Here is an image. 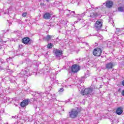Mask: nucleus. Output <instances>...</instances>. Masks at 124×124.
Wrapping results in <instances>:
<instances>
[{
    "label": "nucleus",
    "instance_id": "nucleus-1",
    "mask_svg": "<svg viewBox=\"0 0 124 124\" xmlns=\"http://www.w3.org/2000/svg\"><path fill=\"white\" fill-rule=\"evenodd\" d=\"M102 20L99 19L97 20L94 25V28L96 31H98L101 30V28L102 27Z\"/></svg>",
    "mask_w": 124,
    "mask_h": 124
},
{
    "label": "nucleus",
    "instance_id": "nucleus-2",
    "mask_svg": "<svg viewBox=\"0 0 124 124\" xmlns=\"http://www.w3.org/2000/svg\"><path fill=\"white\" fill-rule=\"evenodd\" d=\"M92 93H93V89L91 88H86L85 90L81 91L82 95H92Z\"/></svg>",
    "mask_w": 124,
    "mask_h": 124
},
{
    "label": "nucleus",
    "instance_id": "nucleus-3",
    "mask_svg": "<svg viewBox=\"0 0 124 124\" xmlns=\"http://www.w3.org/2000/svg\"><path fill=\"white\" fill-rule=\"evenodd\" d=\"M102 53V50L100 48H96L93 50V55L95 57H99Z\"/></svg>",
    "mask_w": 124,
    "mask_h": 124
},
{
    "label": "nucleus",
    "instance_id": "nucleus-4",
    "mask_svg": "<svg viewBox=\"0 0 124 124\" xmlns=\"http://www.w3.org/2000/svg\"><path fill=\"white\" fill-rule=\"evenodd\" d=\"M80 70V66L78 64H74L72 66L71 71L74 73H77Z\"/></svg>",
    "mask_w": 124,
    "mask_h": 124
},
{
    "label": "nucleus",
    "instance_id": "nucleus-5",
    "mask_svg": "<svg viewBox=\"0 0 124 124\" xmlns=\"http://www.w3.org/2000/svg\"><path fill=\"white\" fill-rule=\"evenodd\" d=\"M69 115L70 118H76L78 115V111L76 109H72L71 111L69 112Z\"/></svg>",
    "mask_w": 124,
    "mask_h": 124
},
{
    "label": "nucleus",
    "instance_id": "nucleus-6",
    "mask_svg": "<svg viewBox=\"0 0 124 124\" xmlns=\"http://www.w3.org/2000/svg\"><path fill=\"white\" fill-rule=\"evenodd\" d=\"M53 52L57 59H60L62 55V51L57 49H54Z\"/></svg>",
    "mask_w": 124,
    "mask_h": 124
},
{
    "label": "nucleus",
    "instance_id": "nucleus-7",
    "mask_svg": "<svg viewBox=\"0 0 124 124\" xmlns=\"http://www.w3.org/2000/svg\"><path fill=\"white\" fill-rule=\"evenodd\" d=\"M29 102H30V100L29 99L24 100L21 102L20 105L21 107H26V106H27V105L29 104Z\"/></svg>",
    "mask_w": 124,
    "mask_h": 124
},
{
    "label": "nucleus",
    "instance_id": "nucleus-8",
    "mask_svg": "<svg viewBox=\"0 0 124 124\" xmlns=\"http://www.w3.org/2000/svg\"><path fill=\"white\" fill-rule=\"evenodd\" d=\"M44 19H46V20H49L51 18V14L49 13H46L44 16Z\"/></svg>",
    "mask_w": 124,
    "mask_h": 124
},
{
    "label": "nucleus",
    "instance_id": "nucleus-9",
    "mask_svg": "<svg viewBox=\"0 0 124 124\" xmlns=\"http://www.w3.org/2000/svg\"><path fill=\"white\" fill-rule=\"evenodd\" d=\"M106 5L108 8H110L113 6V1L111 0L107 1Z\"/></svg>",
    "mask_w": 124,
    "mask_h": 124
},
{
    "label": "nucleus",
    "instance_id": "nucleus-10",
    "mask_svg": "<svg viewBox=\"0 0 124 124\" xmlns=\"http://www.w3.org/2000/svg\"><path fill=\"white\" fill-rule=\"evenodd\" d=\"M30 39L29 37H25L22 39V41L24 44H28L30 42Z\"/></svg>",
    "mask_w": 124,
    "mask_h": 124
},
{
    "label": "nucleus",
    "instance_id": "nucleus-11",
    "mask_svg": "<svg viewBox=\"0 0 124 124\" xmlns=\"http://www.w3.org/2000/svg\"><path fill=\"white\" fill-rule=\"evenodd\" d=\"M113 66H114V64L112 62L108 63L106 65V68L108 69H111V68H113Z\"/></svg>",
    "mask_w": 124,
    "mask_h": 124
},
{
    "label": "nucleus",
    "instance_id": "nucleus-12",
    "mask_svg": "<svg viewBox=\"0 0 124 124\" xmlns=\"http://www.w3.org/2000/svg\"><path fill=\"white\" fill-rule=\"evenodd\" d=\"M70 14H67V17H74V14H75V11H72L70 12L71 11H68Z\"/></svg>",
    "mask_w": 124,
    "mask_h": 124
},
{
    "label": "nucleus",
    "instance_id": "nucleus-13",
    "mask_svg": "<svg viewBox=\"0 0 124 124\" xmlns=\"http://www.w3.org/2000/svg\"><path fill=\"white\" fill-rule=\"evenodd\" d=\"M98 16V14L97 13H92L90 14L89 17H92V18H95V17H97Z\"/></svg>",
    "mask_w": 124,
    "mask_h": 124
},
{
    "label": "nucleus",
    "instance_id": "nucleus-14",
    "mask_svg": "<svg viewBox=\"0 0 124 124\" xmlns=\"http://www.w3.org/2000/svg\"><path fill=\"white\" fill-rule=\"evenodd\" d=\"M116 113L117 115H122L123 113V110H122V108H118L116 110Z\"/></svg>",
    "mask_w": 124,
    "mask_h": 124
},
{
    "label": "nucleus",
    "instance_id": "nucleus-15",
    "mask_svg": "<svg viewBox=\"0 0 124 124\" xmlns=\"http://www.w3.org/2000/svg\"><path fill=\"white\" fill-rule=\"evenodd\" d=\"M54 37V36L47 35L46 37H45V39L47 40V41H49L52 39Z\"/></svg>",
    "mask_w": 124,
    "mask_h": 124
},
{
    "label": "nucleus",
    "instance_id": "nucleus-16",
    "mask_svg": "<svg viewBox=\"0 0 124 124\" xmlns=\"http://www.w3.org/2000/svg\"><path fill=\"white\" fill-rule=\"evenodd\" d=\"M22 76H20V77H24V75H26L27 73H28V71L24 70L20 72Z\"/></svg>",
    "mask_w": 124,
    "mask_h": 124
},
{
    "label": "nucleus",
    "instance_id": "nucleus-17",
    "mask_svg": "<svg viewBox=\"0 0 124 124\" xmlns=\"http://www.w3.org/2000/svg\"><path fill=\"white\" fill-rule=\"evenodd\" d=\"M121 32H122V29H116V30L115 31L116 34H120V33H121Z\"/></svg>",
    "mask_w": 124,
    "mask_h": 124
},
{
    "label": "nucleus",
    "instance_id": "nucleus-18",
    "mask_svg": "<svg viewBox=\"0 0 124 124\" xmlns=\"http://www.w3.org/2000/svg\"><path fill=\"white\" fill-rule=\"evenodd\" d=\"M48 49H51V48L53 47V44L51 43L48 44L47 46Z\"/></svg>",
    "mask_w": 124,
    "mask_h": 124
},
{
    "label": "nucleus",
    "instance_id": "nucleus-19",
    "mask_svg": "<svg viewBox=\"0 0 124 124\" xmlns=\"http://www.w3.org/2000/svg\"><path fill=\"white\" fill-rule=\"evenodd\" d=\"M124 10V7H120L118 8V11H120V12H123Z\"/></svg>",
    "mask_w": 124,
    "mask_h": 124
},
{
    "label": "nucleus",
    "instance_id": "nucleus-20",
    "mask_svg": "<svg viewBox=\"0 0 124 124\" xmlns=\"http://www.w3.org/2000/svg\"><path fill=\"white\" fill-rule=\"evenodd\" d=\"M111 44H112V43L111 42V41H108V47H111Z\"/></svg>",
    "mask_w": 124,
    "mask_h": 124
},
{
    "label": "nucleus",
    "instance_id": "nucleus-21",
    "mask_svg": "<svg viewBox=\"0 0 124 124\" xmlns=\"http://www.w3.org/2000/svg\"><path fill=\"white\" fill-rule=\"evenodd\" d=\"M86 13H82V14H80V15H79V16H80V17H81V18L82 17H84L86 15L85 14Z\"/></svg>",
    "mask_w": 124,
    "mask_h": 124
},
{
    "label": "nucleus",
    "instance_id": "nucleus-22",
    "mask_svg": "<svg viewBox=\"0 0 124 124\" xmlns=\"http://www.w3.org/2000/svg\"><path fill=\"white\" fill-rule=\"evenodd\" d=\"M27 14H28V13H27V12H25V13H23L22 14V17H26L27 16Z\"/></svg>",
    "mask_w": 124,
    "mask_h": 124
},
{
    "label": "nucleus",
    "instance_id": "nucleus-23",
    "mask_svg": "<svg viewBox=\"0 0 124 124\" xmlns=\"http://www.w3.org/2000/svg\"><path fill=\"white\" fill-rule=\"evenodd\" d=\"M63 91H64V89H63V88H61L60 89V90H59V93H62V92H63Z\"/></svg>",
    "mask_w": 124,
    "mask_h": 124
},
{
    "label": "nucleus",
    "instance_id": "nucleus-24",
    "mask_svg": "<svg viewBox=\"0 0 124 124\" xmlns=\"http://www.w3.org/2000/svg\"><path fill=\"white\" fill-rule=\"evenodd\" d=\"M98 39H99L100 40H101L102 39H103V36H102V35H100L98 36Z\"/></svg>",
    "mask_w": 124,
    "mask_h": 124
},
{
    "label": "nucleus",
    "instance_id": "nucleus-25",
    "mask_svg": "<svg viewBox=\"0 0 124 124\" xmlns=\"http://www.w3.org/2000/svg\"><path fill=\"white\" fill-rule=\"evenodd\" d=\"M19 48H23V45H20L19 46Z\"/></svg>",
    "mask_w": 124,
    "mask_h": 124
},
{
    "label": "nucleus",
    "instance_id": "nucleus-26",
    "mask_svg": "<svg viewBox=\"0 0 124 124\" xmlns=\"http://www.w3.org/2000/svg\"><path fill=\"white\" fill-rule=\"evenodd\" d=\"M38 97H40V98H41V95L38 93Z\"/></svg>",
    "mask_w": 124,
    "mask_h": 124
},
{
    "label": "nucleus",
    "instance_id": "nucleus-27",
    "mask_svg": "<svg viewBox=\"0 0 124 124\" xmlns=\"http://www.w3.org/2000/svg\"><path fill=\"white\" fill-rule=\"evenodd\" d=\"M15 119H18V118H19V116H15Z\"/></svg>",
    "mask_w": 124,
    "mask_h": 124
},
{
    "label": "nucleus",
    "instance_id": "nucleus-28",
    "mask_svg": "<svg viewBox=\"0 0 124 124\" xmlns=\"http://www.w3.org/2000/svg\"><path fill=\"white\" fill-rule=\"evenodd\" d=\"M122 85L124 86V80L122 81Z\"/></svg>",
    "mask_w": 124,
    "mask_h": 124
},
{
    "label": "nucleus",
    "instance_id": "nucleus-29",
    "mask_svg": "<svg viewBox=\"0 0 124 124\" xmlns=\"http://www.w3.org/2000/svg\"><path fill=\"white\" fill-rule=\"evenodd\" d=\"M46 1L47 2H49V1H50V0H46Z\"/></svg>",
    "mask_w": 124,
    "mask_h": 124
},
{
    "label": "nucleus",
    "instance_id": "nucleus-30",
    "mask_svg": "<svg viewBox=\"0 0 124 124\" xmlns=\"http://www.w3.org/2000/svg\"><path fill=\"white\" fill-rule=\"evenodd\" d=\"M91 7H92V8H93V7H93V5H92V6H91Z\"/></svg>",
    "mask_w": 124,
    "mask_h": 124
},
{
    "label": "nucleus",
    "instance_id": "nucleus-31",
    "mask_svg": "<svg viewBox=\"0 0 124 124\" xmlns=\"http://www.w3.org/2000/svg\"><path fill=\"white\" fill-rule=\"evenodd\" d=\"M1 69V66H0V70Z\"/></svg>",
    "mask_w": 124,
    "mask_h": 124
},
{
    "label": "nucleus",
    "instance_id": "nucleus-32",
    "mask_svg": "<svg viewBox=\"0 0 124 124\" xmlns=\"http://www.w3.org/2000/svg\"><path fill=\"white\" fill-rule=\"evenodd\" d=\"M21 121H23V119H20V122H21Z\"/></svg>",
    "mask_w": 124,
    "mask_h": 124
},
{
    "label": "nucleus",
    "instance_id": "nucleus-33",
    "mask_svg": "<svg viewBox=\"0 0 124 124\" xmlns=\"http://www.w3.org/2000/svg\"><path fill=\"white\" fill-rule=\"evenodd\" d=\"M103 4H105V3H104Z\"/></svg>",
    "mask_w": 124,
    "mask_h": 124
},
{
    "label": "nucleus",
    "instance_id": "nucleus-34",
    "mask_svg": "<svg viewBox=\"0 0 124 124\" xmlns=\"http://www.w3.org/2000/svg\"><path fill=\"white\" fill-rule=\"evenodd\" d=\"M19 75H20V74H19Z\"/></svg>",
    "mask_w": 124,
    "mask_h": 124
}]
</instances>
